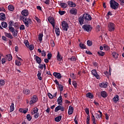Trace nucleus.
Instances as JSON below:
<instances>
[{
	"mask_svg": "<svg viewBox=\"0 0 124 124\" xmlns=\"http://www.w3.org/2000/svg\"><path fill=\"white\" fill-rule=\"evenodd\" d=\"M20 20L23 21L24 25H25L27 28H29L30 27V25H31V18H29L28 17H25L24 16H20Z\"/></svg>",
	"mask_w": 124,
	"mask_h": 124,
	"instance_id": "1",
	"label": "nucleus"
},
{
	"mask_svg": "<svg viewBox=\"0 0 124 124\" xmlns=\"http://www.w3.org/2000/svg\"><path fill=\"white\" fill-rule=\"evenodd\" d=\"M109 4L112 9L116 10L119 8V3L114 0H110Z\"/></svg>",
	"mask_w": 124,
	"mask_h": 124,
	"instance_id": "2",
	"label": "nucleus"
},
{
	"mask_svg": "<svg viewBox=\"0 0 124 124\" xmlns=\"http://www.w3.org/2000/svg\"><path fill=\"white\" fill-rule=\"evenodd\" d=\"M62 27L63 31H67L68 29H69V25L68 23L66 21H63L62 22Z\"/></svg>",
	"mask_w": 124,
	"mask_h": 124,
	"instance_id": "3",
	"label": "nucleus"
},
{
	"mask_svg": "<svg viewBox=\"0 0 124 124\" xmlns=\"http://www.w3.org/2000/svg\"><path fill=\"white\" fill-rule=\"evenodd\" d=\"M109 31H114L116 29V25L113 22H109L108 25Z\"/></svg>",
	"mask_w": 124,
	"mask_h": 124,
	"instance_id": "4",
	"label": "nucleus"
},
{
	"mask_svg": "<svg viewBox=\"0 0 124 124\" xmlns=\"http://www.w3.org/2000/svg\"><path fill=\"white\" fill-rule=\"evenodd\" d=\"M82 29H83L84 31H85L89 32L91 31L92 30H93V27H92V26L89 24H85L82 26Z\"/></svg>",
	"mask_w": 124,
	"mask_h": 124,
	"instance_id": "5",
	"label": "nucleus"
},
{
	"mask_svg": "<svg viewBox=\"0 0 124 124\" xmlns=\"http://www.w3.org/2000/svg\"><path fill=\"white\" fill-rule=\"evenodd\" d=\"M37 101H38V97H37V95H33L30 101V105H31V104H33L34 103L37 102Z\"/></svg>",
	"mask_w": 124,
	"mask_h": 124,
	"instance_id": "6",
	"label": "nucleus"
},
{
	"mask_svg": "<svg viewBox=\"0 0 124 124\" xmlns=\"http://www.w3.org/2000/svg\"><path fill=\"white\" fill-rule=\"evenodd\" d=\"M78 22L80 26H82L83 24H86V21H85V17H84V15L80 16H79L78 18Z\"/></svg>",
	"mask_w": 124,
	"mask_h": 124,
	"instance_id": "7",
	"label": "nucleus"
},
{
	"mask_svg": "<svg viewBox=\"0 0 124 124\" xmlns=\"http://www.w3.org/2000/svg\"><path fill=\"white\" fill-rule=\"evenodd\" d=\"M47 20L49 23L52 25V27L55 28V18L52 16H49L47 18Z\"/></svg>",
	"mask_w": 124,
	"mask_h": 124,
	"instance_id": "8",
	"label": "nucleus"
},
{
	"mask_svg": "<svg viewBox=\"0 0 124 124\" xmlns=\"http://www.w3.org/2000/svg\"><path fill=\"white\" fill-rule=\"evenodd\" d=\"M83 17L84 18V21L87 22V21H92V16L88 14H83Z\"/></svg>",
	"mask_w": 124,
	"mask_h": 124,
	"instance_id": "9",
	"label": "nucleus"
},
{
	"mask_svg": "<svg viewBox=\"0 0 124 124\" xmlns=\"http://www.w3.org/2000/svg\"><path fill=\"white\" fill-rule=\"evenodd\" d=\"M60 110H61L62 112H63L64 111V107L61 105L58 106L55 108V112H58Z\"/></svg>",
	"mask_w": 124,
	"mask_h": 124,
	"instance_id": "10",
	"label": "nucleus"
},
{
	"mask_svg": "<svg viewBox=\"0 0 124 124\" xmlns=\"http://www.w3.org/2000/svg\"><path fill=\"white\" fill-rule=\"evenodd\" d=\"M92 75H93V76L96 78V79H98L99 80L100 79V77L99 76V75H98L97 72L95 69L92 70Z\"/></svg>",
	"mask_w": 124,
	"mask_h": 124,
	"instance_id": "11",
	"label": "nucleus"
},
{
	"mask_svg": "<svg viewBox=\"0 0 124 124\" xmlns=\"http://www.w3.org/2000/svg\"><path fill=\"white\" fill-rule=\"evenodd\" d=\"M21 13L22 15V16H20L21 17H27V16H29V10H23Z\"/></svg>",
	"mask_w": 124,
	"mask_h": 124,
	"instance_id": "12",
	"label": "nucleus"
},
{
	"mask_svg": "<svg viewBox=\"0 0 124 124\" xmlns=\"http://www.w3.org/2000/svg\"><path fill=\"white\" fill-rule=\"evenodd\" d=\"M77 9L76 8H73L69 11V13L72 15H77Z\"/></svg>",
	"mask_w": 124,
	"mask_h": 124,
	"instance_id": "13",
	"label": "nucleus"
},
{
	"mask_svg": "<svg viewBox=\"0 0 124 124\" xmlns=\"http://www.w3.org/2000/svg\"><path fill=\"white\" fill-rule=\"evenodd\" d=\"M53 76L57 78V79H61L62 78V75L60 73L54 72L53 73Z\"/></svg>",
	"mask_w": 124,
	"mask_h": 124,
	"instance_id": "14",
	"label": "nucleus"
},
{
	"mask_svg": "<svg viewBox=\"0 0 124 124\" xmlns=\"http://www.w3.org/2000/svg\"><path fill=\"white\" fill-rule=\"evenodd\" d=\"M34 57L36 60V62H37V63L40 64V63H41V62H42L41 58L36 55H34Z\"/></svg>",
	"mask_w": 124,
	"mask_h": 124,
	"instance_id": "15",
	"label": "nucleus"
},
{
	"mask_svg": "<svg viewBox=\"0 0 124 124\" xmlns=\"http://www.w3.org/2000/svg\"><path fill=\"white\" fill-rule=\"evenodd\" d=\"M58 104L59 105H62V96L60 95L57 99Z\"/></svg>",
	"mask_w": 124,
	"mask_h": 124,
	"instance_id": "16",
	"label": "nucleus"
},
{
	"mask_svg": "<svg viewBox=\"0 0 124 124\" xmlns=\"http://www.w3.org/2000/svg\"><path fill=\"white\" fill-rule=\"evenodd\" d=\"M57 61L59 62H62V56L61 54H60V52L58 51L57 55L56 56Z\"/></svg>",
	"mask_w": 124,
	"mask_h": 124,
	"instance_id": "17",
	"label": "nucleus"
},
{
	"mask_svg": "<svg viewBox=\"0 0 124 124\" xmlns=\"http://www.w3.org/2000/svg\"><path fill=\"white\" fill-rule=\"evenodd\" d=\"M68 5L70 7H75L76 6V4L72 1H68Z\"/></svg>",
	"mask_w": 124,
	"mask_h": 124,
	"instance_id": "18",
	"label": "nucleus"
},
{
	"mask_svg": "<svg viewBox=\"0 0 124 124\" xmlns=\"http://www.w3.org/2000/svg\"><path fill=\"white\" fill-rule=\"evenodd\" d=\"M74 110V108L72 106L69 107V109L68 111V115H72L73 114V110Z\"/></svg>",
	"mask_w": 124,
	"mask_h": 124,
	"instance_id": "19",
	"label": "nucleus"
},
{
	"mask_svg": "<svg viewBox=\"0 0 124 124\" xmlns=\"http://www.w3.org/2000/svg\"><path fill=\"white\" fill-rule=\"evenodd\" d=\"M38 108L35 107L33 108V109L31 111V115H34V114H36L38 113Z\"/></svg>",
	"mask_w": 124,
	"mask_h": 124,
	"instance_id": "20",
	"label": "nucleus"
},
{
	"mask_svg": "<svg viewBox=\"0 0 124 124\" xmlns=\"http://www.w3.org/2000/svg\"><path fill=\"white\" fill-rule=\"evenodd\" d=\"M101 96L103 97V98H106L107 96H108V94L105 91H102L101 92Z\"/></svg>",
	"mask_w": 124,
	"mask_h": 124,
	"instance_id": "21",
	"label": "nucleus"
},
{
	"mask_svg": "<svg viewBox=\"0 0 124 124\" xmlns=\"http://www.w3.org/2000/svg\"><path fill=\"white\" fill-rule=\"evenodd\" d=\"M112 101H113V102H114V103H117V102L119 101V95H115L112 99Z\"/></svg>",
	"mask_w": 124,
	"mask_h": 124,
	"instance_id": "22",
	"label": "nucleus"
},
{
	"mask_svg": "<svg viewBox=\"0 0 124 124\" xmlns=\"http://www.w3.org/2000/svg\"><path fill=\"white\" fill-rule=\"evenodd\" d=\"M23 93L25 95H29L31 94V91L29 89H25L23 90Z\"/></svg>",
	"mask_w": 124,
	"mask_h": 124,
	"instance_id": "23",
	"label": "nucleus"
},
{
	"mask_svg": "<svg viewBox=\"0 0 124 124\" xmlns=\"http://www.w3.org/2000/svg\"><path fill=\"white\" fill-rule=\"evenodd\" d=\"M0 20L4 21L5 20V15L2 13L0 14Z\"/></svg>",
	"mask_w": 124,
	"mask_h": 124,
	"instance_id": "24",
	"label": "nucleus"
},
{
	"mask_svg": "<svg viewBox=\"0 0 124 124\" xmlns=\"http://www.w3.org/2000/svg\"><path fill=\"white\" fill-rule=\"evenodd\" d=\"M60 5L62 8H66L67 7V4L66 3L61 2Z\"/></svg>",
	"mask_w": 124,
	"mask_h": 124,
	"instance_id": "25",
	"label": "nucleus"
},
{
	"mask_svg": "<svg viewBox=\"0 0 124 124\" xmlns=\"http://www.w3.org/2000/svg\"><path fill=\"white\" fill-rule=\"evenodd\" d=\"M55 33L57 36H60L61 31H60V28H59V27L55 28Z\"/></svg>",
	"mask_w": 124,
	"mask_h": 124,
	"instance_id": "26",
	"label": "nucleus"
},
{
	"mask_svg": "<svg viewBox=\"0 0 124 124\" xmlns=\"http://www.w3.org/2000/svg\"><path fill=\"white\" fill-rule=\"evenodd\" d=\"M86 97L90 98L91 99H93V94H92L91 93H88L86 94Z\"/></svg>",
	"mask_w": 124,
	"mask_h": 124,
	"instance_id": "27",
	"label": "nucleus"
},
{
	"mask_svg": "<svg viewBox=\"0 0 124 124\" xmlns=\"http://www.w3.org/2000/svg\"><path fill=\"white\" fill-rule=\"evenodd\" d=\"M6 59L8 60V62L12 61V55L11 54H7L6 56Z\"/></svg>",
	"mask_w": 124,
	"mask_h": 124,
	"instance_id": "28",
	"label": "nucleus"
},
{
	"mask_svg": "<svg viewBox=\"0 0 124 124\" xmlns=\"http://www.w3.org/2000/svg\"><path fill=\"white\" fill-rule=\"evenodd\" d=\"M5 36H6V37H8V38H10L11 39H12V38H13V36H12V35L10 33L5 32Z\"/></svg>",
	"mask_w": 124,
	"mask_h": 124,
	"instance_id": "29",
	"label": "nucleus"
},
{
	"mask_svg": "<svg viewBox=\"0 0 124 124\" xmlns=\"http://www.w3.org/2000/svg\"><path fill=\"white\" fill-rule=\"evenodd\" d=\"M15 109V108H14V103H12L11 105L10 106V112L11 113V112H13Z\"/></svg>",
	"mask_w": 124,
	"mask_h": 124,
	"instance_id": "30",
	"label": "nucleus"
},
{
	"mask_svg": "<svg viewBox=\"0 0 124 124\" xmlns=\"http://www.w3.org/2000/svg\"><path fill=\"white\" fill-rule=\"evenodd\" d=\"M99 87L101 88H107V84L105 82H102V83L99 84Z\"/></svg>",
	"mask_w": 124,
	"mask_h": 124,
	"instance_id": "31",
	"label": "nucleus"
},
{
	"mask_svg": "<svg viewBox=\"0 0 124 124\" xmlns=\"http://www.w3.org/2000/svg\"><path fill=\"white\" fill-rule=\"evenodd\" d=\"M62 115H60L59 116L56 117L55 118V122H57V123H59V122H61V120H62Z\"/></svg>",
	"mask_w": 124,
	"mask_h": 124,
	"instance_id": "32",
	"label": "nucleus"
},
{
	"mask_svg": "<svg viewBox=\"0 0 124 124\" xmlns=\"http://www.w3.org/2000/svg\"><path fill=\"white\" fill-rule=\"evenodd\" d=\"M97 53L98 55L101 57H103V56H104L105 55V52L102 51H97Z\"/></svg>",
	"mask_w": 124,
	"mask_h": 124,
	"instance_id": "33",
	"label": "nucleus"
},
{
	"mask_svg": "<svg viewBox=\"0 0 124 124\" xmlns=\"http://www.w3.org/2000/svg\"><path fill=\"white\" fill-rule=\"evenodd\" d=\"M103 48L106 51H109L110 50V47L105 44L103 45Z\"/></svg>",
	"mask_w": 124,
	"mask_h": 124,
	"instance_id": "34",
	"label": "nucleus"
},
{
	"mask_svg": "<svg viewBox=\"0 0 124 124\" xmlns=\"http://www.w3.org/2000/svg\"><path fill=\"white\" fill-rule=\"evenodd\" d=\"M1 25L2 28H4V29H6V28H7V23L4 21L2 22L1 23Z\"/></svg>",
	"mask_w": 124,
	"mask_h": 124,
	"instance_id": "35",
	"label": "nucleus"
},
{
	"mask_svg": "<svg viewBox=\"0 0 124 124\" xmlns=\"http://www.w3.org/2000/svg\"><path fill=\"white\" fill-rule=\"evenodd\" d=\"M15 63L16 65H17V66H21V65H22V63L21 62L19 61V60H16Z\"/></svg>",
	"mask_w": 124,
	"mask_h": 124,
	"instance_id": "36",
	"label": "nucleus"
},
{
	"mask_svg": "<svg viewBox=\"0 0 124 124\" xmlns=\"http://www.w3.org/2000/svg\"><path fill=\"white\" fill-rule=\"evenodd\" d=\"M8 8L10 11H14V6L12 5H9L8 7Z\"/></svg>",
	"mask_w": 124,
	"mask_h": 124,
	"instance_id": "37",
	"label": "nucleus"
},
{
	"mask_svg": "<svg viewBox=\"0 0 124 124\" xmlns=\"http://www.w3.org/2000/svg\"><path fill=\"white\" fill-rule=\"evenodd\" d=\"M79 47L80 48H81V49H86V45H85V44L80 43L79 44Z\"/></svg>",
	"mask_w": 124,
	"mask_h": 124,
	"instance_id": "38",
	"label": "nucleus"
},
{
	"mask_svg": "<svg viewBox=\"0 0 124 124\" xmlns=\"http://www.w3.org/2000/svg\"><path fill=\"white\" fill-rule=\"evenodd\" d=\"M5 84V81L3 80V79H0V88L2 87V86H4Z\"/></svg>",
	"mask_w": 124,
	"mask_h": 124,
	"instance_id": "39",
	"label": "nucleus"
},
{
	"mask_svg": "<svg viewBox=\"0 0 124 124\" xmlns=\"http://www.w3.org/2000/svg\"><path fill=\"white\" fill-rule=\"evenodd\" d=\"M38 36V39L39 41H42V38L43 37V33H40Z\"/></svg>",
	"mask_w": 124,
	"mask_h": 124,
	"instance_id": "40",
	"label": "nucleus"
},
{
	"mask_svg": "<svg viewBox=\"0 0 124 124\" xmlns=\"http://www.w3.org/2000/svg\"><path fill=\"white\" fill-rule=\"evenodd\" d=\"M112 57L114 58V59H118V56H119V55L118 54H117L116 52H114L112 53Z\"/></svg>",
	"mask_w": 124,
	"mask_h": 124,
	"instance_id": "41",
	"label": "nucleus"
},
{
	"mask_svg": "<svg viewBox=\"0 0 124 124\" xmlns=\"http://www.w3.org/2000/svg\"><path fill=\"white\" fill-rule=\"evenodd\" d=\"M95 118L96 119H102V115L99 114L98 113H95Z\"/></svg>",
	"mask_w": 124,
	"mask_h": 124,
	"instance_id": "42",
	"label": "nucleus"
},
{
	"mask_svg": "<svg viewBox=\"0 0 124 124\" xmlns=\"http://www.w3.org/2000/svg\"><path fill=\"white\" fill-rule=\"evenodd\" d=\"M58 88L59 89L60 92H62L63 91V86L62 85L60 84L58 86Z\"/></svg>",
	"mask_w": 124,
	"mask_h": 124,
	"instance_id": "43",
	"label": "nucleus"
},
{
	"mask_svg": "<svg viewBox=\"0 0 124 124\" xmlns=\"http://www.w3.org/2000/svg\"><path fill=\"white\" fill-rule=\"evenodd\" d=\"M72 85L74 86L75 89H77V82L75 80L72 81Z\"/></svg>",
	"mask_w": 124,
	"mask_h": 124,
	"instance_id": "44",
	"label": "nucleus"
},
{
	"mask_svg": "<svg viewBox=\"0 0 124 124\" xmlns=\"http://www.w3.org/2000/svg\"><path fill=\"white\" fill-rule=\"evenodd\" d=\"M27 48H29V49L30 50V51H32V50H33V49H34V46H33V45H29Z\"/></svg>",
	"mask_w": 124,
	"mask_h": 124,
	"instance_id": "45",
	"label": "nucleus"
},
{
	"mask_svg": "<svg viewBox=\"0 0 124 124\" xmlns=\"http://www.w3.org/2000/svg\"><path fill=\"white\" fill-rule=\"evenodd\" d=\"M9 30L10 31H11V32H14V31H15V29H14V28L12 27H9Z\"/></svg>",
	"mask_w": 124,
	"mask_h": 124,
	"instance_id": "46",
	"label": "nucleus"
},
{
	"mask_svg": "<svg viewBox=\"0 0 124 124\" xmlns=\"http://www.w3.org/2000/svg\"><path fill=\"white\" fill-rule=\"evenodd\" d=\"M12 33L13 34V36L15 37L18 35V31L16 30V31H14V32H13Z\"/></svg>",
	"mask_w": 124,
	"mask_h": 124,
	"instance_id": "47",
	"label": "nucleus"
},
{
	"mask_svg": "<svg viewBox=\"0 0 124 124\" xmlns=\"http://www.w3.org/2000/svg\"><path fill=\"white\" fill-rule=\"evenodd\" d=\"M13 24H14V21L11 20L8 23V27H12V26H13Z\"/></svg>",
	"mask_w": 124,
	"mask_h": 124,
	"instance_id": "48",
	"label": "nucleus"
},
{
	"mask_svg": "<svg viewBox=\"0 0 124 124\" xmlns=\"http://www.w3.org/2000/svg\"><path fill=\"white\" fill-rule=\"evenodd\" d=\"M27 119L28 121H31L32 118H31V114H27Z\"/></svg>",
	"mask_w": 124,
	"mask_h": 124,
	"instance_id": "49",
	"label": "nucleus"
},
{
	"mask_svg": "<svg viewBox=\"0 0 124 124\" xmlns=\"http://www.w3.org/2000/svg\"><path fill=\"white\" fill-rule=\"evenodd\" d=\"M41 56L42 57H46V51L44 50L42 51L41 52Z\"/></svg>",
	"mask_w": 124,
	"mask_h": 124,
	"instance_id": "50",
	"label": "nucleus"
},
{
	"mask_svg": "<svg viewBox=\"0 0 124 124\" xmlns=\"http://www.w3.org/2000/svg\"><path fill=\"white\" fill-rule=\"evenodd\" d=\"M87 43V45L89 46H91L92 45H93V42H92V41L88 40Z\"/></svg>",
	"mask_w": 124,
	"mask_h": 124,
	"instance_id": "51",
	"label": "nucleus"
},
{
	"mask_svg": "<svg viewBox=\"0 0 124 124\" xmlns=\"http://www.w3.org/2000/svg\"><path fill=\"white\" fill-rule=\"evenodd\" d=\"M59 13L60 15L62 16V15H64V14L65 13V11H59Z\"/></svg>",
	"mask_w": 124,
	"mask_h": 124,
	"instance_id": "52",
	"label": "nucleus"
},
{
	"mask_svg": "<svg viewBox=\"0 0 124 124\" xmlns=\"http://www.w3.org/2000/svg\"><path fill=\"white\" fill-rule=\"evenodd\" d=\"M24 44L26 46V47H28L30 46V43L29 42V41L28 40H25L24 41Z\"/></svg>",
	"mask_w": 124,
	"mask_h": 124,
	"instance_id": "53",
	"label": "nucleus"
},
{
	"mask_svg": "<svg viewBox=\"0 0 124 124\" xmlns=\"http://www.w3.org/2000/svg\"><path fill=\"white\" fill-rule=\"evenodd\" d=\"M85 113L88 115V116L90 115V110L88 108H86L85 109Z\"/></svg>",
	"mask_w": 124,
	"mask_h": 124,
	"instance_id": "54",
	"label": "nucleus"
},
{
	"mask_svg": "<svg viewBox=\"0 0 124 124\" xmlns=\"http://www.w3.org/2000/svg\"><path fill=\"white\" fill-rule=\"evenodd\" d=\"M90 115H88L87 117V119H86V124H90Z\"/></svg>",
	"mask_w": 124,
	"mask_h": 124,
	"instance_id": "55",
	"label": "nucleus"
},
{
	"mask_svg": "<svg viewBox=\"0 0 124 124\" xmlns=\"http://www.w3.org/2000/svg\"><path fill=\"white\" fill-rule=\"evenodd\" d=\"M71 77L73 79V80H75L76 79V76L73 73L70 74Z\"/></svg>",
	"mask_w": 124,
	"mask_h": 124,
	"instance_id": "56",
	"label": "nucleus"
},
{
	"mask_svg": "<svg viewBox=\"0 0 124 124\" xmlns=\"http://www.w3.org/2000/svg\"><path fill=\"white\" fill-rule=\"evenodd\" d=\"M38 67L40 68V69H41V70H43V68H44V66L43 64L40 63Z\"/></svg>",
	"mask_w": 124,
	"mask_h": 124,
	"instance_id": "57",
	"label": "nucleus"
},
{
	"mask_svg": "<svg viewBox=\"0 0 124 124\" xmlns=\"http://www.w3.org/2000/svg\"><path fill=\"white\" fill-rule=\"evenodd\" d=\"M92 121L93 122V124H96L95 123V117L94 116L91 117Z\"/></svg>",
	"mask_w": 124,
	"mask_h": 124,
	"instance_id": "58",
	"label": "nucleus"
},
{
	"mask_svg": "<svg viewBox=\"0 0 124 124\" xmlns=\"http://www.w3.org/2000/svg\"><path fill=\"white\" fill-rule=\"evenodd\" d=\"M70 60L71 61V62H75L77 59H76V58H75L74 56H72L71 58H70Z\"/></svg>",
	"mask_w": 124,
	"mask_h": 124,
	"instance_id": "59",
	"label": "nucleus"
},
{
	"mask_svg": "<svg viewBox=\"0 0 124 124\" xmlns=\"http://www.w3.org/2000/svg\"><path fill=\"white\" fill-rule=\"evenodd\" d=\"M50 44L51 45L52 47H55V42H54V40H50Z\"/></svg>",
	"mask_w": 124,
	"mask_h": 124,
	"instance_id": "60",
	"label": "nucleus"
},
{
	"mask_svg": "<svg viewBox=\"0 0 124 124\" xmlns=\"http://www.w3.org/2000/svg\"><path fill=\"white\" fill-rule=\"evenodd\" d=\"M47 95L50 98V99H52V98H54V96H53V95L51 94V93H48Z\"/></svg>",
	"mask_w": 124,
	"mask_h": 124,
	"instance_id": "61",
	"label": "nucleus"
},
{
	"mask_svg": "<svg viewBox=\"0 0 124 124\" xmlns=\"http://www.w3.org/2000/svg\"><path fill=\"white\" fill-rule=\"evenodd\" d=\"M20 31H24L25 30V25H21L19 28Z\"/></svg>",
	"mask_w": 124,
	"mask_h": 124,
	"instance_id": "62",
	"label": "nucleus"
},
{
	"mask_svg": "<svg viewBox=\"0 0 124 124\" xmlns=\"http://www.w3.org/2000/svg\"><path fill=\"white\" fill-rule=\"evenodd\" d=\"M52 54L51 53H48L47 54V59L48 60H50V59L52 58Z\"/></svg>",
	"mask_w": 124,
	"mask_h": 124,
	"instance_id": "63",
	"label": "nucleus"
},
{
	"mask_svg": "<svg viewBox=\"0 0 124 124\" xmlns=\"http://www.w3.org/2000/svg\"><path fill=\"white\" fill-rule=\"evenodd\" d=\"M35 114L34 115V118H35V119H37V118H38V117H39V113H35Z\"/></svg>",
	"mask_w": 124,
	"mask_h": 124,
	"instance_id": "64",
	"label": "nucleus"
}]
</instances>
